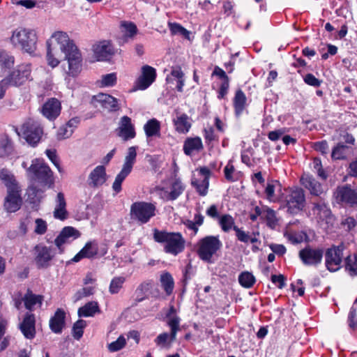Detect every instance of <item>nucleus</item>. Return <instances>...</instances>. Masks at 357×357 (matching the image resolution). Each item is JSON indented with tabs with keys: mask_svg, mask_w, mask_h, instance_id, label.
Wrapping results in <instances>:
<instances>
[{
	"mask_svg": "<svg viewBox=\"0 0 357 357\" xmlns=\"http://www.w3.org/2000/svg\"><path fill=\"white\" fill-rule=\"evenodd\" d=\"M185 185L179 178H175L170 185V197L176 200L184 191Z\"/></svg>",
	"mask_w": 357,
	"mask_h": 357,
	"instance_id": "obj_43",
	"label": "nucleus"
},
{
	"mask_svg": "<svg viewBox=\"0 0 357 357\" xmlns=\"http://www.w3.org/2000/svg\"><path fill=\"white\" fill-rule=\"evenodd\" d=\"M93 52L97 61H105L109 60L114 51L111 43L104 40L93 46Z\"/></svg>",
	"mask_w": 357,
	"mask_h": 357,
	"instance_id": "obj_20",
	"label": "nucleus"
},
{
	"mask_svg": "<svg viewBox=\"0 0 357 357\" xmlns=\"http://www.w3.org/2000/svg\"><path fill=\"white\" fill-rule=\"evenodd\" d=\"M219 247H199L197 254L204 261H210L212 256L216 253Z\"/></svg>",
	"mask_w": 357,
	"mask_h": 357,
	"instance_id": "obj_46",
	"label": "nucleus"
},
{
	"mask_svg": "<svg viewBox=\"0 0 357 357\" xmlns=\"http://www.w3.org/2000/svg\"><path fill=\"white\" fill-rule=\"evenodd\" d=\"M86 326V321L82 319H79L74 324L73 327V336L75 339L79 340L82 337Z\"/></svg>",
	"mask_w": 357,
	"mask_h": 357,
	"instance_id": "obj_51",
	"label": "nucleus"
},
{
	"mask_svg": "<svg viewBox=\"0 0 357 357\" xmlns=\"http://www.w3.org/2000/svg\"><path fill=\"white\" fill-rule=\"evenodd\" d=\"M342 228L348 231H352L357 225V220L353 217H347L341 222Z\"/></svg>",
	"mask_w": 357,
	"mask_h": 357,
	"instance_id": "obj_57",
	"label": "nucleus"
},
{
	"mask_svg": "<svg viewBox=\"0 0 357 357\" xmlns=\"http://www.w3.org/2000/svg\"><path fill=\"white\" fill-rule=\"evenodd\" d=\"M167 325L171 330V339L175 340L176 333L180 331V318L176 315V310L174 305L169 307V311L167 314Z\"/></svg>",
	"mask_w": 357,
	"mask_h": 357,
	"instance_id": "obj_26",
	"label": "nucleus"
},
{
	"mask_svg": "<svg viewBox=\"0 0 357 357\" xmlns=\"http://www.w3.org/2000/svg\"><path fill=\"white\" fill-rule=\"evenodd\" d=\"M262 218L265 220L267 226L271 229H275L279 224V219L276 216L275 211L270 208H263Z\"/></svg>",
	"mask_w": 357,
	"mask_h": 357,
	"instance_id": "obj_38",
	"label": "nucleus"
},
{
	"mask_svg": "<svg viewBox=\"0 0 357 357\" xmlns=\"http://www.w3.org/2000/svg\"><path fill=\"white\" fill-rule=\"evenodd\" d=\"M354 155V149L351 145L338 143L332 150L331 157L333 160H345Z\"/></svg>",
	"mask_w": 357,
	"mask_h": 357,
	"instance_id": "obj_27",
	"label": "nucleus"
},
{
	"mask_svg": "<svg viewBox=\"0 0 357 357\" xmlns=\"http://www.w3.org/2000/svg\"><path fill=\"white\" fill-rule=\"evenodd\" d=\"M15 58L4 50L0 49V66L2 68H10L13 66Z\"/></svg>",
	"mask_w": 357,
	"mask_h": 357,
	"instance_id": "obj_45",
	"label": "nucleus"
},
{
	"mask_svg": "<svg viewBox=\"0 0 357 357\" xmlns=\"http://www.w3.org/2000/svg\"><path fill=\"white\" fill-rule=\"evenodd\" d=\"M310 204L311 205L310 213L321 227L327 229L333 226L335 216L332 214L325 197L310 199Z\"/></svg>",
	"mask_w": 357,
	"mask_h": 357,
	"instance_id": "obj_3",
	"label": "nucleus"
},
{
	"mask_svg": "<svg viewBox=\"0 0 357 357\" xmlns=\"http://www.w3.org/2000/svg\"><path fill=\"white\" fill-rule=\"evenodd\" d=\"M15 130L19 136L22 135L26 142L32 146H35L39 142L43 135L40 125L31 119L22 124L20 132H18V129L16 128Z\"/></svg>",
	"mask_w": 357,
	"mask_h": 357,
	"instance_id": "obj_6",
	"label": "nucleus"
},
{
	"mask_svg": "<svg viewBox=\"0 0 357 357\" xmlns=\"http://www.w3.org/2000/svg\"><path fill=\"white\" fill-rule=\"evenodd\" d=\"M144 130L147 137H160V123L156 119H151L144 124Z\"/></svg>",
	"mask_w": 357,
	"mask_h": 357,
	"instance_id": "obj_32",
	"label": "nucleus"
},
{
	"mask_svg": "<svg viewBox=\"0 0 357 357\" xmlns=\"http://www.w3.org/2000/svg\"><path fill=\"white\" fill-rule=\"evenodd\" d=\"M66 312L63 310L58 308L54 316L50 320V327L55 333H61L65 326Z\"/></svg>",
	"mask_w": 357,
	"mask_h": 357,
	"instance_id": "obj_28",
	"label": "nucleus"
},
{
	"mask_svg": "<svg viewBox=\"0 0 357 357\" xmlns=\"http://www.w3.org/2000/svg\"><path fill=\"white\" fill-rule=\"evenodd\" d=\"M91 103L95 107H98V103H99L101 107L110 112H116L119 109L118 100L106 93H100L96 96H93L91 98Z\"/></svg>",
	"mask_w": 357,
	"mask_h": 357,
	"instance_id": "obj_15",
	"label": "nucleus"
},
{
	"mask_svg": "<svg viewBox=\"0 0 357 357\" xmlns=\"http://www.w3.org/2000/svg\"><path fill=\"white\" fill-rule=\"evenodd\" d=\"M107 180L106 170L103 165L97 166L89 174L88 184L93 188L102 185Z\"/></svg>",
	"mask_w": 357,
	"mask_h": 357,
	"instance_id": "obj_22",
	"label": "nucleus"
},
{
	"mask_svg": "<svg viewBox=\"0 0 357 357\" xmlns=\"http://www.w3.org/2000/svg\"><path fill=\"white\" fill-rule=\"evenodd\" d=\"M47 45V61L49 66L52 68L57 66L59 63V61L54 57L52 52L51 48V40H48L46 43Z\"/></svg>",
	"mask_w": 357,
	"mask_h": 357,
	"instance_id": "obj_55",
	"label": "nucleus"
},
{
	"mask_svg": "<svg viewBox=\"0 0 357 357\" xmlns=\"http://www.w3.org/2000/svg\"><path fill=\"white\" fill-rule=\"evenodd\" d=\"M34 231L38 234H45L47 231L46 222L41 218H37L36 220V228Z\"/></svg>",
	"mask_w": 357,
	"mask_h": 357,
	"instance_id": "obj_64",
	"label": "nucleus"
},
{
	"mask_svg": "<svg viewBox=\"0 0 357 357\" xmlns=\"http://www.w3.org/2000/svg\"><path fill=\"white\" fill-rule=\"evenodd\" d=\"M26 172L31 181L40 186L50 188L54 183L52 171L46 163L40 159L33 160Z\"/></svg>",
	"mask_w": 357,
	"mask_h": 357,
	"instance_id": "obj_4",
	"label": "nucleus"
},
{
	"mask_svg": "<svg viewBox=\"0 0 357 357\" xmlns=\"http://www.w3.org/2000/svg\"><path fill=\"white\" fill-rule=\"evenodd\" d=\"M36 263L38 268H45L49 266L54 254L50 247H36Z\"/></svg>",
	"mask_w": 357,
	"mask_h": 357,
	"instance_id": "obj_23",
	"label": "nucleus"
},
{
	"mask_svg": "<svg viewBox=\"0 0 357 357\" xmlns=\"http://www.w3.org/2000/svg\"><path fill=\"white\" fill-rule=\"evenodd\" d=\"M30 65H21L12 71L5 79L10 86H17L23 84L30 77Z\"/></svg>",
	"mask_w": 357,
	"mask_h": 357,
	"instance_id": "obj_12",
	"label": "nucleus"
},
{
	"mask_svg": "<svg viewBox=\"0 0 357 357\" xmlns=\"http://www.w3.org/2000/svg\"><path fill=\"white\" fill-rule=\"evenodd\" d=\"M301 182L310 191L312 195L310 199L325 197V192L321 184L313 176L309 174H303L301 178Z\"/></svg>",
	"mask_w": 357,
	"mask_h": 357,
	"instance_id": "obj_14",
	"label": "nucleus"
},
{
	"mask_svg": "<svg viewBox=\"0 0 357 357\" xmlns=\"http://www.w3.org/2000/svg\"><path fill=\"white\" fill-rule=\"evenodd\" d=\"M0 178L7 188V191H11L19 189L16 180L8 169H3L0 172Z\"/></svg>",
	"mask_w": 357,
	"mask_h": 357,
	"instance_id": "obj_35",
	"label": "nucleus"
},
{
	"mask_svg": "<svg viewBox=\"0 0 357 357\" xmlns=\"http://www.w3.org/2000/svg\"><path fill=\"white\" fill-rule=\"evenodd\" d=\"M303 80L305 84L314 87H319L322 83L321 80L316 78L315 76L312 73H307L304 77Z\"/></svg>",
	"mask_w": 357,
	"mask_h": 357,
	"instance_id": "obj_61",
	"label": "nucleus"
},
{
	"mask_svg": "<svg viewBox=\"0 0 357 357\" xmlns=\"http://www.w3.org/2000/svg\"><path fill=\"white\" fill-rule=\"evenodd\" d=\"M46 155L50 159V160L56 167L58 170L60 172V165L58 157L56 155V152L55 150L47 149L45 151Z\"/></svg>",
	"mask_w": 357,
	"mask_h": 357,
	"instance_id": "obj_63",
	"label": "nucleus"
},
{
	"mask_svg": "<svg viewBox=\"0 0 357 357\" xmlns=\"http://www.w3.org/2000/svg\"><path fill=\"white\" fill-rule=\"evenodd\" d=\"M24 305L26 309L31 310L34 307L38 305L39 307L41 306L43 301V296L41 295H36L32 291L28 289L24 298Z\"/></svg>",
	"mask_w": 357,
	"mask_h": 357,
	"instance_id": "obj_36",
	"label": "nucleus"
},
{
	"mask_svg": "<svg viewBox=\"0 0 357 357\" xmlns=\"http://www.w3.org/2000/svg\"><path fill=\"white\" fill-rule=\"evenodd\" d=\"M20 329L23 335L28 339H32L36 334L35 317L32 314H27L20 324Z\"/></svg>",
	"mask_w": 357,
	"mask_h": 357,
	"instance_id": "obj_29",
	"label": "nucleus"
},
{
	"mask_svg": "<svg viewBox=\"0 0 357 357\" xmlns=\"http://www.w3.org/2000/svg\"><path fill=\"white\" fill-rule=\"evenodd\" d=\"M126 344V340L123 335H120L118 339L108 344V350L110 352H115L122 349Z\"/></svg>",
	"mask_w": 357,
	"mask_h": 357,
	"instance_id": "obj_54",
	"label": "nucleus"
},
{
	"mask_svg": "<svg viewBox=\"0 0 357 357\" xmlns=\"http://www.w3.org/2000/svg\"><path fill=\"white\" fill-rule=\"evenodd\" d=\"M170 75V77H167L166 79L167 81L169 83L172 82L173 79L176 80L184 77V74L180 67L173 68L171 71Z\"/></svg>",
	"mask_w": 357,
	"mask_h": 357,
	"instance_id": "obj_62",
	"label": "nucleus"
},
{
	"mask_svg": "<svg viewBox=\"0 0 357 357\" xmlns=\"http://www.w3.org/2000/svg\"><path fill=\"white\" fill-rule=\"evenodd\" d=\"M284 236L288 239L289 243L295 244L301 243L303 242H312L315 235L314 231L310 230L308 232L303 231L294 232L287 231L284 234Z\"/></svg>",
	"mask_w": 357,
	"mask_h": 357,
	"instance_id": "obj_24",
	"label": "nucleus"
},
{
	"mask_svg": "<svg viewBox=\"0 0 357 357\" xmlns=\"http://www.w3.org/2000/svg\"><path fill=\"white\" fill-rule=\"evenodd\" d=\"M136 146H130L128 148L122 169L115 178L112 185V189L117 193L121 190V184L123 181L132 169L133 165L136 161Z\"/></svg>",
	"mask_w": 357,
	"mask_h": 357,
	"instance_id": "obj_7",
	"label": "nucleus"
},
{
	"mask_svg": "<svg viewBox=\"0 0 357 357\" xmlns=\"http://www.w3.org/2000/svg\"><path fill=\"white\" fill-rule=\"evenodd\" d=\"M345 268L352 275H357V253L347 256L345 259Z\"/></svg>",
	"mask_w": 357,
	"mask_h": 357,
	"instance_id": "obj_47",
	"label": "nucleus"
},
{
	"mask_svg": "<svg viewBox=\"0 0 357 357\" xmlns=\"http://www.w3.org/2000/svg\"><path fill=\"white\" fill-rule=\"evenodd\" d=\"M234 230L236 231V235L238 239L243 243H254L257 241V238L255 235L254 236L249 234V233H246L244 231L238 229L237 227H234Z\"/></svg>",
	"mask_w": 357,
	"mask_h": 357,
	"instance_id": "obj_50",
	"label": "nucleus"
},
{
	"mask_svg": "<svg viewBox=\"0 0 357 357\" xmlns=\"http://www.w3.org/2000/svg\"><path fill=\"white\" fill-rule=\"evenodd\" d=\"M100 312V307L96 301L88 302L78 310L79 317H93L95 314Z\"/></svg>",
	"mask_w": 357,
	"mask_h": 357,
	"instance_id": "obj_37",
	"label": "nucleus"
},
{
	"mask_svg": "<svg viewBox=\"0 0 357 357\" xmlns=\"http://www.w3.org/2000/svg\"><path fill=\"white\" fill-rule=\"evenodd\" d=\"M238 282L242 287L250 288L254 285L256 280L251 273L245 271L241 273L238 277Z\"/></svg>",
	"mask_w": 357,
	"mask_h": 357,
	"instance_id": "obj_44",
	"label": "nucleus"
},
{
	"mask_svg": "<svg viewBox=\"0 0 357 357\" xmlns=\"http://www.w3.org/2000/svg\"><path fill=\"white\" fill-rule=\"evenodd\" d=\"M219 224L222 229L225 232L236 227L234 218L229 214L222 215L219 219Z\"/></svg>",
	"mask_w": 357,
	"mask_h": 357,
	"instance_id": "obj_48",
	"label": "nucleus"
},
{
	"mask_svg": "<svg viewBox=\"0 0 357 357\" xmlns=\"http://www.w3.org/2000/svg\"><path fill=\"white\" fill-rule=\"evenodd\" d=\"M335 197L338 204L349 207L357 206V190L349 185L338 186Z\"/></svg>",
	"mask_w": 357,
	"mask_h": 357,
	"instance_id": "obj_8",
	"label": "nucleus"
},
{
	"mask_svg": "<svg viewBox=\"0 0 357 357\" xmlns=\"http://www.w3.org/2000/svg\"><path fill=\"white\" fill-rule=\"evenodd\" d=\"M73 133V129L69 128V127L65 124L59 128L57 132V139H64L70 137Z\"/></svg>",
	"mask_w": 357,
	"mask_h": 357,
	"instance_id": "obj_59",
	"label": "nucleus"
},
{
	"mask_svg": "<svg viewBox=\"0 0 357 357\" xmlns=\"http://www.w3.org/2000/svg\"><path fill=\"white\" fill-rule=\"evenodd\" d=\"M11 44L29 54H33L37 48L38 37L33 29L18 27L10 38Z\"/></svg>",
	"mask_w": 357,
	"mask_h": 357,
	"instance_id": "obj_2",
	"label": "nucleus"
},
{
	"mask_svg": "<svg viewBox=\"0 0 357 357\" xmlns=\"http://www.w3.org/2000/svg\"><path fill=\"white\" fill-rule=\"evenodd\" d=\"M201 178H193L192 185L195 187L201 196L206 195L209 185L210 170L206 167H202L199 170Z\"/></svg>",
	"mask_w": 357,
	"mask_h": 357,
	"instance_id": "obj_19",
	"label": "nucleus"
},
{
	"mask_svg": "<svg viewBox=\"0 0 357 357\" xmlns=\"http://www.w3.org/2000/svg\"><path fill=\"white\" fill-rule=\"evenodd\" d=\"M220 241L217 236H208L202 238L197 245L215 246L220 245Z\"/></svg>",
	"mask_w": 357,
	"mask_h": 357,
	"instance_id": "obj_56",
	"label": "nucleus"
},
{
	"mask_svg": "<svg viewBox=\"0 0 357 357\" xmlns=\"http://www.w3.org/2000/svg\"><path fill=\"white\" fill-rule=\"evenodd\" d=\"M156 70L154 68L145 65L142 68V75L137 79V86L141 90L146 89L155 79Z\"/></svg>",
	"mask_w": 357,
	"mask_h": 357,
	"instance_id": "obj_18",
	"label": "nucleus"
},
{
	"mask_svg": "<svg viewBox=\"0 0 357 357\" xmlns=\"http://www.w3.org/2000/svg\"><path fill=\"white\" fill-rule=\"evenodd\" d=\"M169 27L172 35H180L183 36L185 38H189L190 31H188L181 24L175 22H169Z\"/></svg>",
	"mask_w": 357,
	"mask_h": 357,
	"instance_id": "obj_49",
	"label": "nucleus"
},
{
	"mask_svg": "<svg viewBox=\"0 0 357 357\" xmlns=\"http://www.w3.org/2000/svg\"><path fill=\"white\" fill-rule=\"evenodd\" d=\"M151 282H144L141 283L135 291L134 305L143 301L147 298V293L152 289Z\"/></svg>",
	"mask_w": 357,
	"mask_h": 357,
	"instance_id": "obj_33",
	"label": "nucleus"
},
{
	"mask_svg": "<svg viewBox=\"0 0 357 357\" xmlns=\"http://www.w3.org/2000/svg\"><path fill=\"white\" fill-rule=\"evenodd\" d=\"M135 131L131 119L128 116H123L121 118L119 127L118 128V135L123 140L127 141L135 137Z\"/></svg>",
	"mask_w": 357,
	"mask_h": 357,
	"instance_id": "obj_21",
	"label": "nucleus"
},
{
	"mask_svg": "<svg viewBox=\"0 0 357 357\" xmlns=\"http://www.w3.org/2000/svg\"><path fill=\"white\" fill-rule=\"evenodd\" d=\"M7 196L5 197L3 208L8 213H15L22 206V199L20 194V190L7 191Z\"/></svg>",
	"mask_w": 357,
	"mask_h": 357,
	"instance_id": "obj_16",
	"label": "nucleus"
},
{
	"mask_svg": "<svg viewBox=\"0 0 357 357\" xmlns=\"http://www.w3.org/2000/svg\"><path fill=\"white\" fill-rule=\"evenodd\" d=\"M52 38L60 45V50L65 54V59L68 63L69 75L77 76L82 70V59L79 50L65 32H55Z\"/></svg>",
	"mask_w": 357,
	"mask_h": 357,
	"instance_id": "obj_1",
	"label": "nucleus"
},
{
	"mask_svg": "<svg viewBox=\"0 0 357 357\" xmlns=\"http://www.w3.org/2000/svg\"><path fill=\"white\" fill-rule=\"evenodd\" d=\"M153 238L158 243L165 245H184L185 240L179 232H168L165 230L153 229Z\"/></svg>",
	"mask_w": 357,
	"mask_h": 357,
	"instance_id": "obj_9",
	"label": "nucleus"
},
{
	"mask_svg": "<svg viewBox=\"0 0 357 357\" xmlns=\"http://www.w3.org/2000/svg\"><path fill=\"white\" fill-rule=\"evenodd\" d=\"M203 148L202 139L199 137L188 138L183 144V151L187 155H191L195 151H199Z\"/></svg>",
	"mask_w": 357,
	"mask_h": 357,
	"instance_id": "obj_31",
	"label": "nucleus"
},
{
	"mask_svg": "<svg viewBox=\"0 0 357 357\" xmlns=\"http://www.w3.org/2000/svg\"><path fill=\"white\" fill-rule=\"evenodd\" d=\"M174 124L176 126V130L182 133L188 132L191 127V124L189 121V117L185 114H183L178 116L176 119H174Z\"/></svg>",
	"mask_w": 357,
	"mask_h": 357,
	"instance_id": "obj_41",
	"label": "nucleus"
},
{
	"mask_svg": "<svg viewBox=\"0 0 357 357\" xmlns=\"http://www.w3.org/2000/svg\"><path fill=\"white\" fill-rule=\"evenodd\" d=\"M287 211L292 214L302 211L305 205V192L302 188H296L287 197Z\"/></svg>",
	"mask_w": 357,
	"mask_h": 357,
	"instance_id": "obj_10",
	"label": "nucleus"
},
{
	"mask_svg": "<svg viewBox=\"0 0 357 357\" xmlns=\"http://www.w3.org/2000/svg\"><path fill=\"white\" fill-rule=\"evenodd\" d=\"M246 96L241 89L236 91L234 98V107L235 114L236 116H240L243 113L246 105Z\"/></svg>",
	"mask_w": 357,
	"mask_h": 357,
	"instance_id": "obj_34",
	"label": "nucleus"
},
{
	"mask_svg": "<svg viewBox=\"0 0 357 357\" xmlns=\"http://www.w3.org/2000/svg\"><path fill=\"white\" fill-rule=\"evenodd\" d=\"M121 26L126 37L132 38L137 33V28L133 22H122Z\"/></svg>",
	"mask_w": 357,
	"mask_h": 357,
	"instance_id": "obj_52",
	"label": "nucleus"
},
{
	"mask_svg": "<svg viewBox=\"0 0 357 357\" xmlns=\"http://www.w3.org/2000/svg\"><path fill=\"white\" fill-rule=\"evenodd\" d=\"M303 263L307 266H314L321 261L323 251L319 247H305L299 252Z\"/></svg>",
	"mask_w": 357,
	"mask_h": 357,
	"instance_id": "obj_13",
	"label": "nucleus"
},
{
	"mask_svg": "<svg viewBox=\"0 0 357 357\" xmlns=\"http://www.w3.org/2000/svg\"><path fill=\"white\" fill-rule=\"evenodd\" d=\"M204 138L208 144H211V146H213V142L218 140V137L215 135V130L212 127L204 129Z\"/></svg>",
	"mask_w": 357,
	"mask_h": 357,
	"instance_id": "obj_58",
	"label": "nucleus"
},
{
	"mask_svg": "<svg viewBox=\"0 0 357 357\" xmlns=\"http://www.w3.org/2000/svg\"><path fill=\"white\" fill-rule=\"evenodd\" d=\"M126 278L122 276L114 278L109 285V292L112 294H117L123 287Z\"/></svg>",
	"mask_w": 357,
	"mask_h": 357,
	"instance_id": "obj_53",
	"label": "nucleus"
},
{
	"mask_svg": "<svg viewBox=\"0 0 357 357\" xmlns=\"http://www.w3.org/2000/svg\"><path fill=\"white\" fill-rule=\"evenodd\" d=\"M13 151L11 139L7 135L0 136V157L10 155Z\"/></svg>",
	"mask_w": 357,
	"mask_h": 357,
	"instance_id": "obj_40",
	"label": "nucleus"
},
{
	"mask_svg": "<svg viewBox=\"0 0 357 357\" xmlns=\"http://www.w3.org/2000/svg\"><path fill=\"white\" fill-rule=\"evenodd\" d=\"M156 211V206L153 203L135 202L130 206V216L132 220L143 225L149 222L155 215Z\"/></svg>",
	"mask_w": 357,
	"mask_h": 357,
	"instance_id": "obj_5",
	"label": "nucleus"
},
{
	"mask_svg": "<svg viewBox=\"0 0 357 357\" xmlns=\"http://www.w3.org/2000/svg\"><path fill=\"white\" fill-rule=\"evenodd\" d=\"M61 102L55 98H49L43 105L41 112L50 121L56 119L60 114Z\"/></svg>",
	"mask_w": 357,
	"mask_h": 357,
	"instance_id": "obj_17",
	"label": "nucleus"
},
{
	"mask_svg": "<svg viewBox=\"0 0 357 357\" xmlns=\"http://www.w3.org/2000/svg\"><path fill=\"white\" fill-rule=\"evenodd\" d=\"M80 236L78 230L73 227H65L59 236L55 238V245H62L64 243H70L71 240L77 238Z\"/></svg>",
	"mask_w": 357,
	"mask_h": 357,
	"instance_id": "obj_25",
	"label": "nucleus"
},
{
	"mask_svg": "<svg viewBox=\"0 0 357 357\" xmlns=\"http://www.w3.org/2000/svg\"><path fill=\"white\" fill-rule=\"evenodd\" d=\"M98 254L97 247H83V248L79 252L73 259L72 261L74 262H78L84 258L93 257Z\"/></svg>",
	"mask_w": 357,
	"mask_h": 357,
	"instance_id": "obj_42",
	"label": "nucleus"
},
{
	"mask_svg": "<svg viewBox=\"0 0 357 357\" xmlns=\"http://www.w3.org/2000/svg\"><path fill=\"white\" fill-rule=\"evenodd\" d=\"M66 207V202L64 198V195L62 192H59L56 195L54 217L56 219L61 220H66L68 216V212Z\"/></svg>",
	"mask_w": 357,
	"mask_h": 357,
	"instance_id": "obj_30",
	"label": "nucleus"
},
{
	"mask_svg": "<svg viewBox=\"0 0 357 357\" xmlns=\"http://www.w3.org/2000/svg\"><path fill=\"white\" fill-rule=\"evenodd\" d=\"M116 82V75L115 73H109L102 77V86H112Z\"/></svg>",
	"mask_w": 357,
	"mask_h": 357,
	"instance_id": "obj_60",
	"label": "nucleus"
},
{
	"mask_svg": "<svg viewBox=\"0 0 357 357\" xmlns=\"http://www.w3.org/2000/svg\"><path fill=\"white\" fill-rule=\"evenodd\" d=\"M344 258L343 247H331L325 254L326 266L331 272L338 271Z\"/></svg>",
	"mask_w": 357,
	"mask_h": 357,
	"instance_id": "obj_11",
	"label": "nucleus"
},
{
	"mask_svg": "<svg viewBox=\"0 0 357 357\" xmlns=\"http://www.w3.org/2000/svg\"><path fill=\"white\" fill-rule=\"evenodd\" d=\"M160 282L166 294L171 295L174 288V281L172 275L168 272L163 273L160 275Z\"/></svg>",
	"mask_w": 357,
	"mask_h": 357,
	"instance_id": "obj_39",
	"label": "nucleus"
}]
</instances>
